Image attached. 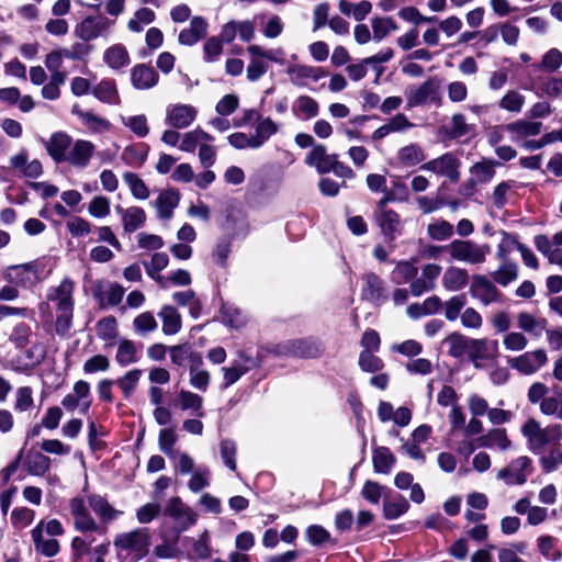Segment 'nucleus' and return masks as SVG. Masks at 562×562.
<instances>
[{
    "mask_svg": "<svg viewBox=\"0 0 562 562\" xmlns=\"http://www.w3.org/2000/svg\"><path fill=\"white\" fill-rule=\"evenodd\" d=\"M384 283L382 279L373 272L363 276V286L361 291L362 299L379 304L384 300Z\"/></svg>",
    "mask_w": 562,
    "mask_h": 562,
    "instance_id": "nucleus-29",
    "label": "nucleus"
},
{
    "mask_svg": "<svg viewBox=\"0 0 562 562\" xmlns=\"http://www.w3.org/2000/svg\"><path fill=\"white\" fill-rule=\"evenodd\" d=\"M74 307L56 311L55 330L60 337H67L72 326Z\"/></svg>",
    "mask_w": 562,
    "mask_h": 562,
    "instance_id": "nucleus-63",
    "label": "nucleus"
},
{
    "mask_svg": "<svg viewBox=\"0 0 562 562\" xmlns=\"http://www.w3.org/2000/svg\"><path fill=\"white\" fill-rule=\"evenodd\" d=\"M291 76V82L297 87H305L308 81L316 82L326 76L322 67L310 65H292L288 68Z\"/></svg>",
    "mask_w": 562,
    "mask_h": 562,
    "instance_id": "nucleus-21",
    "label": "nucleus"
},
{
    "mask_svg": "<svg viewBox=\"0 0 562 562\" xmlns=\"http://www.w3.org/2000/svg\"><path fill=\"white\" fill-rule=\"evenodd\" d=\"M52 460L47 456L36 452L31 454L26 462L27 472L35 476H42L49 471Z\"/></svg>",
    "mask_w": 562,
    "mask_h": 562,
    "instance_id": "nucleus-56",
    "label": "nucleus"
},
{
    "mask_svg": "<svg viewBox=\"0 0 562 562\" xmlns=\"http://www.w3.org/2000/svg\"><path fill=\"white\" fill-rule=\"evenodd\" d=\"M461 161L454 153L448 151L420 166V170L431 172L438 177H445L450 182L460 180Z\"/></svg>",
    "mask_w": 562,
    "mask_h": 562,
    "instance_id": "nucleus-8",
    "label": "nucleus"
},
{
    "mask_svg": "<svg viewBox=\"0 0 562 562\" xmlns=\"http://www.w3.org/2000/svg\"><path fill=\"white\" fill-rule=\"evenodd\" d=\"M548 362L546 350L527 351L518 357L508 359V366L519 373L530 375L539 371Z\"/></svg>",
    "mask_w": 562,
    "mask_h": 562,
    "instance_id": "nucleus-13",
    "label": "nucleus"
},
{
    "mask_svg": "<svg viewBox=\"0 0 562 562\" xmlns=\"http://www.w3.org/2000/svg\"><path fill=\"white\" fill-rule=\"evenodd\" d=\"M159 76L147 64H137L131 70V82L137 90H148L158 83Z\"/></svg>",
    "mask_w": 562,
    "mask_h": 562,
    "instance_id": "nucleus-23",
    "label": "nucleus"
},
{
    "mask_svg": "<svg viewBox=\"0 0 562 562\" xmlns=\"http://www.w3.org/2000/svg\"><path fill=\"white\" fill-rule=\"evenodd\" d=\"M72 138L65 132H56L45 142V148L50 158L57 162H65L68 156Z\"/></svg>",
    "mask_w": 562,
    "mask_h": 562,
    "instance_id": "nucleus-20",
    "label": "nucleus"
},
{
    "mask_svg": "<svg viewBox=\"0 0 562 562\" xmlns=\"http://www.w3.org/2000/svg\"><path fill=\"white\" fill-rule=\"evenodd\" d=\"M43 265L38 260L26 263L8 266L2 271V278L18 288L30 289L42 280Z\"/></svg>",
    "mask_w": 562,
    "mask_h": 562,
    "instance_id": "nucleus-6",
    "label": "nucleus"
},
{
    "mask_svg": "<svg viewBox=\"0 0 562 562\" xmlns=\"http://www.w3.org/2000/svg\"><path fill=\"white\" fill-rule=\"evenodd\" d=\"M324 351L322 345L312 338L292 339L278 344L274 353L285 357L316 358Z\"/></svg>",
    "mask_w": 562,
    "mask_h": 562,
    "instance_id": "nucleus-9",
    "label": "nucleus"
},
{
    "mask_svg": "<svg viewBox=\"0 0 562 562\" xmlns=\"http://www.w3.org/2000/svg\"><path fill=\"white\" fill-rule=\"evenodd\" d=\"M469 292L473 299L477 300L484 306L499 303L503 300L502 292L494 282L484 274H473L471 277Z\"/></svg>",
    "mask_w": 562,
    "mask_h": 562,
    "instance_id": "nucleus-11",
    "label": "nucleus"
},
{
    "mask_svg": "<svg viewBox=\"0 0 562 562\" xmlns=\"http://www.w3.org/2000/svg\"><path fill=\"white\" fill-rule=\"evenodd\" d=\"M451 260L479 266L486 261L491 252L488 244H477L470 239H454L442 247Z\"/></svg>",
    "mask_w": 562,
    "mask_h": 562,
    "instance_id": "nucleus-4",
    "label": "nucleus"
},
{
    "mask_svg": "<svg viewBox=\"0 0 562 562\" xmlns=\"http://www.w3.org/2000/svg\"><path fill=\"white\" fill-rule=\"evenodd\" d=\"M373 216L386 241L392 243L402 234L401 216L394 210L374 211Z\"/></svg>",
    "mask_w": 562,
    "mask_h": 562,
    "instance_id": "nucleus-15",
    "label": "nucleus"
},
{
    "mask_svg": "<svg viewBox=\"0 0 562 562\" xmlns=\"http://www.w3.org/2000/svg\"><path fill=\"white\" fill-rule=\"evenodd\" d=\"M122 123L139 138H144L149 134L147 117L144 114L122 117Z\"/></svg>",
    "mask_w": 562,
    "mask_h": 562,
    "instance_id": "nucleus-59",
    "label": "nucleus"
},
{
    "mask_svg": "<svg viewBox=\"0 0 562 562\" xmlns=\"http://www.w3.org/2000/svg\"><path fill=\"white\" fill-rule=\"evenodd\" d=\"M409 509L408 501L397 494L391 499H387L383 504V514L384 517L389 520L397 519L402 515H404Z\"/></svg>",
    "mask_w": 562,
    "mask_h": 562,
    "instance_id": "nucleus-42",
    "label": "nucleus"
},
{
    "mask_svg": "<svg viewBox=\"0 0 562 562\" xmlns=\"http://www.w3.org/2000/svg\"><path fill=\"white\" fill-rule=\"evenodd\" d=\"M493 281L502 286L508 285L518 278V266L515 262H503L492 273Z\"/></svg>",
    "mask_w": 562,
    "mask_h": 562,
    "instance_id": "nucleus-51",
    "label": "nucleus"
},
{
    "mask_svg": "<svg viewBox=\"0 0 562 562\" xmlns=\"http://www.w3.org/2000/svg\"><path fill=\"white\" fill-rule=\"evenodd\" d=\"M158 316L162 321V331L166 335H175L180 331L182 322L178 311L171 305H164Z\"/></svg>",
    "mask_w": 562,
    "mask_h": 562,
    "instance_id": "nucleus-37",
    "label": "nucleus"
},
{
    "mask_svg": "<svg viewBox=\"0 0 562 562\" xmlns=\"http://www.w3.org/2000/svg\"><path fill=\"white\" fill-rule=\"evenodd\" d=\"M292 112L302 120H311L318 115V102L308 95H300L292 105Z\"/></svg>",
    "mask_w": 562,
    "mask_h": 562,
    "instance_id": "nucleus-36",
    "label": "nucleus"
},
{
    "mask_svg": "<svg viewBox=\"0 0 562 562\" xmlns=\"http://www.w3.org/2000/svg\"><path fill=\"white\" fill-rule=\"evenodd\" d=\"M518 327L525 333L533 336H541L542 331L546 330L548 322L543 317H536L530 313L521 312L517 316Z\"/></svg>",
    "mask_w": 562,
    "mask_h": 562,
    "instance_id": "nucleus-38",
    "label": "nucleus"
},
{
    "mask_svg": "<svg viewBox=\"0 0 562 562\" xmlns=\"http://www.w3.org/2000/svg\"><path fill=\"white\" fill-rule=\"evenodd\" d=\"M64 533L65 528L58 519H41L31 530L35 551L46 558L56 557L60 551V542L56 538Z\"/></svg>",
    "mask_w": 562,
    "mask_h": 562,
    "instance_id": "nucleus-2",
    "label": "nucleus"
},
{
    "mask_svg": "<svg viewBox=\"0 0 562 562\" xmlns=\"http://www.w3.org/2000/svg\"><path fill=\"white\" fill-rule=\"evenodd\" d=\"M155 12L146 7L138 9L132 19L127 22V29L131 32L139 33L144 30L145 25H148L155 21Z\"/></svg>",
    "mask_w": 562,
    "mask_h": 562,
    "instance_id": "nucleus-49",
    "label": "nucleus"
},
{
    "mask_svg": "<svg viewBox=\"0 0 562 562\" xmlns=\"http://www.w3.org/2000/svg\"><path fill=\"white\" fill-rule=\"evenodd\" d=\"M74 291L75 282L69 278H65L57 286L48 290L47 300L55 303L56 311L70 308L75 305Z\"/></svg>",
    "mask_w": 562,
    "mask_h": 562,
    "instance_id": "nucleus-16",
    "label": "nucleus"
},
{
    "mask_svg": "<svg viewBox=\"0 0 562 562\" xmlns=\"http://www.w3.org/2000/svg\"><path fill=\"white\" fill-rule=\"evenodd\" d=\"M115 361L121 367L135 363L137 361V349L134 341L130 339H122L119 342Z\"/></svg>",
    "mask_w": 562,
    "mask_h": 562,
    "instance_id": "nucleus-46",
    "label": "nucleus"
},
{
    "mask_svg": "<svg viewBox=\"0 0 562 562\" xmlns=\"http://www.w3.org/2000/svg\"><path fill=\"white\" fill-rule=\"evenodd\" d=\"M180 193L176 189H166L151 202L160 220H170L175 209L179 205Z\"/></svg>",
    "mask_w": 562,
    "mask_h": 562,
    "instance_id": "nucleus-22",
    "label": "nucleus"
},
{
    "mask_svg": "<svg viewBox=\"0 0 562 562\" xmlns=\"http://www.w3.org/2000/svg\"><path fill=\"white\" fill-rule=\"evenodd\" d=\"M178 441V436L173 428H161L158 435V447L160 451L167 454L169 458L175 459L177 451L175 446Z\"/></svg>",
    "mask_w": 562,
    "mask_h": 562,
    "instance_id": "nucleus-50",
    "label": "nucleus"
},
{
    "mask_svg": "<svg viewBox=\"0 0 562 562\" xmlns=\"http://www.w3.org/2000/svg\"><path fill=\"white\" fill-rule=\"evenodd\" d=\"M427 234L434 240H445L453 235V226L446 220H438L427 226Z\"/></svg>",
    "mask_w": 562,
    "mask_h": 562,
    "instance_id": "nucleus-60",
    "label": "nucleus"
},
{
    "mask_svg": "<svg viewBox=\"0 0 562 562\" xmlns=\"http://www.w3.org/2000/svg\"><path fill=\"white\" fill-rule=\"evenodd\" d=\"M526 98L517 90H508L499 100L498 106L507 112L520 113Z\"/></svg>",
    "mask_w": 562,
    "mask_h": 562,
    "instance_id": "nucleus-52",
    "label": "nucleus"
},
{
    "mask_svg": "<svg viewBox=\"0 0 562 562\" xmlns=\"http://www.w3.org/2000/svg\"><path fill=\"white\" fill-rule=\"evenodd\" d=\"M532 461L527 456L514 459L508 467L502 469L497 473V479L504 480L507 484H524L528 476L532 473Z\"/></svg>",
    "mask_w": 562,
    "mask_h": 562,
    "instance_id": "nucleus-12",
    "label": "nucleus"
},
{
    "mask_svg": "<svg viewBox=\"0 0 562 562\" xmlns=\"http://www.w3.org/2000/svg\"><path fill=\"white\" fill-rule=\"evenodd\" d=\"M497 351L498 344L496 340L490 341L486 338H473L468 356L475 368H481V361L493 359L497 355Z\"/></svg>",
    "mask_w": 562,
    "mask_h": 562,
    "instance_id": "nucleus-19",
    "label": "nucleus"
},
{
    "mask_svg": "<svg viewBox=\"0 0 562 562\" xmlns=\"http://www.w3.org/2000/svg\"><path fill=\"white\" fill-rule=\"evenodd\" d=\"M123 180L135 199L146 200L149 198V189L137 173L127 171L123 175Z\"/></svg>",
    "mask_w": 562,
    "mask_h": 562,
    "instance_id": "nucleus-47",
    "label": "nucleus"
},
{
    "mask_svg": "<svg viewBox=\"0 0 562 562\" xmlns=\"http://www.w3.org/2000/svg\"><path fill=\"white\" fill-rule=\"evenodd\" d=\"M113 544L120 557L124 555L133 560H140L148 553L150 535L146 528H138L119 533L114 538Z\"/></svg>",
    "mask_w": 562,
    "mask_h": 562,
    "instance_id": "nucleus-5",
    "label": "nucleus"
},
{
    "mask_svg": "<svg viewBox=\"0 0 562 562\" xmlns=\"http://www.w3.org/2000/svg\"><path fill=\"white\" fill-rule=\"evenodd\" d=\"M498 165L499 164L497 161L486 159L475 162L470 169L472 175V178L470 179L471 189L474 188L475 183L490 182L494 178L495 167Z\"/></svg>",
    "mask_w": 562,
    "mask_h": 562,
    "instance_id": "nucleus-33",
    "label": "nucleus"
},
{
    "mask_svg": "<svg viewBox=\"0 0 562 562\" xmlns=\"http://www.w3.org/2000/svg\"><path fill=\"white\" fill-rule=\"evenodd\" d=\"M198 116V109L191 104L173 103L166 108L165 123L170 127L184 130L189 127Z\"/></svg>",
    "mask_w": 562,
    "mask_h": 562,
    "instance_id": "nucleus-14",
    "label": "nucleus"
},
{
    "mask_svg": "<svg viewBox=\"0 0 562 562\" xmlns=\"http://www.w3.org/2000/svg\"><path fill=\"white\" fill-rule=\"evenodd\" d=\"M473 338H469L461 333L450 334L443 341L448 346V353L453 358H460L468 355L470 344Z\"/></svg>",
    "mask_w": 562,
    "mask_h": 562,
    "instance_id": "nucleus-41",
    "label": "nucleus"
},
{
    "mask_svg": "<svg viewBox=\"0 0 562 562\" xmlns=\"http://www.w3.org/2000/svg\"><path fill=\"white\" fill-rule=\"evenodd\" d=\"M213 140V136L209 133L201 128H194L182 134L179 149L186 153H193L198 147L200 148L204 142Z\"/></svg>",
    "mask_w": 562,
    "mask_h": 562,
    "instance_id": "nucleus-35",
    "label": "nucleus"
},
{
    "mask_svg": "<svg viewBox=\"0 0 562 562\" xmlns=\"http://www.w3.org/2000/svg\"><path fill=\"white\" fill-rule=\"evenodd\" d=\"M520 431L527 441L528 449L535 454H541L548 445L560 439L561 425L551 424L541 427L536 418L530 417L521 425Z\"/></svg>",
    "mask_w": 562,
    "mask_h": 562,
    "instance_id": "nucleus-3",
    "label": "nucleus"
},
{
    "mask_svg": "<svg viewBox=\"0 0 562 562\" xmlns=\"http://www.w3.org/2000/svg\"><path fill=\"white\" fill-rule=\"evenodd\" d=\"M469 280L470 276L467 269L450 266L445 270L441 283L445 290L449 292H458L468 285Z\"/></svg>",
    "mask_w": 562,
    "mask_h": 562,
    "instance_id": "nucleus-28",
    "label": "nucleus"
},
{
    "mask_svg": "<svg viewBox=\"0 0 562 562\" xmlns=\"http://www.w3.org/2000/svg\"><path fill=\"white\" fill-rule=\"evenodd\" d=\"M539 552L550 561H559L562 559V552L554 550L555 539L552 536H540L537 539Z\"/></svg>",
    "mask_w": 562,
    "mask_h": 562,
    "instance_id": "nucleus-62",
    "label": "nucleus"
},
{
    "mask_svg": "<svg viewBox=\"0 0 562 562\" xmlns=\"http://www.w3.org/2000/svg\"><path fill=\"white\" fill-rule=\"evenodd\" d=\"M71 113L77 115L82 124L92 133H101L109 131L111 123L91 111H83L79 104H75L71 108Z\"/></svg>",
    "mask_w": 562,
    "mask_h": 562,
    "instance_id": "nucleus-30",
    "label": "nucleus"
},
{
    "mask_svg": "<svg viewBox=\"0 0 562 562\" xmlns=\"http://www.w3.org/2000/svg\"><path fill=\"white\" fill-rule=\"evenodd\" d=\"M92 533L82 536H76L72 538L70 548L71 557L75 562L81 560V558L90 551L93 539L90 537Z\"/></svg>",
    "mask_w": 562,
    "mask_h": 562,
    "instance_id": "nucleus-64",
    "label": "nucleus"
},
{
    "mask_svg": "<svg viewBox=\"0 0 562 562\" xmlns=\"http://www.w3.org/2000/svg\"><path fill=\"white\" fill-rule=\"evenodd\" d=\"M97 335L101 340H112L116 338L117 322L113 316H106L101 318L95 325Z\"/></svg>",
    "mask_w": 562,
    "mask_h": 562,
    "instance_id": "nucleus-61",
    "label": "nucleus"
},
{
    "mask_svg": "<svg viewBox=\"0 0 562 562\" xmlns=\"http://www.w3.org/2000/svg\"><path fill=\"white\" fill-rule=\"evenodd\" d=\"M209 23L200 15H195L190 20L189 27L180 31L178 43L183 46H193L207 35Z\"/></svg>",
    "mask_w": 562,
    "mask_h": 562,
    "instance_id": "nucleus-18",
    "label": "nucleus"
},
{
    "mask_svg": "<svg viewBox=\"0 0 562 562\" xmlns=\"http://www.w3.org/2000/svg\"><path fill=\"white\" fill-rule=\"evenodd\" d=\"M114 24L115 20L104 15H89L75 27V34L80 40L90 42L98 37H106Z\"/></svg>",
    "mask_w": 562,
    "mask_h": 562,
    "instance_id": "nucleus-10",
    "label": "nucleus"
},
{
    "mask_svg": "<svg viewBox=\"0 0 562 562\" xmlns=\"http://www.w3.org/2000/svg\"><path fill=\"white\" fill-rule=\"evenodd\" d=\"M104 63L114 70L126 67L131 63L130 54L125 46L115 44L105 49L103 55Z\"/></svg>",
    "mask_w": 562,
    "mask_h": 562,
    "instance_id": "nucleus-34",
    "label": "nucleus"
},
{
    "mask_svg": "<svg viewBox=\"0 0 562 562\" xmlns=\"http://www.w3.org/2000/svg\"><path fill=\"white\" fill-rule=\"evenodd\" d=\"M91 93L101 102L108 104H120L121 99L114 79L104 78L95 85Z\"/></svg>",
    "mask_w": 562,
    "mask_h": 562,
    "instance_id": "nucleus-31",
    "label": "nucleus"
},
{
    "mask_svg": "<svg viewBox=\"0 0 562 562\" xmlns=\"http://www.w3.org/2000/svg\"><path fill=\"white\" fill-rule=\"evenodd\" d=\"M124 292L123 286L120 284L109 283L106 286L100 288L99 292L95 293V296L99 299L102 307L116 306L122 302Z\"/></svg>",
    "mask_w": 562,
    "mask_h": 562,
    "instance_id": "nucleus-40",
    "label": "nucleus"
},
{
    "mask_svg": "<svg viewBox=\"0 0 562 562\" xmlns=\"http://www.w3.org/2000/svg\"><path fill=\"white\" fill-rule=\"evenodd\" d=\"M418 273L416 260L397 261L393 270V278L396 283H403L415 279Z\"/></svg>",
    "mask_w": 562,
    "mask_h": 562,
    "instance_id": "nucleus-48",
    "label": "nucleus"
},
{
    "mask_svg": "<svg viewBox=\"0 0 562 562\" xmlns=\"http://www.w3.org/2000/svg\"><path fill=\"white\" fill-rule=\"evenodd\" d=\"M475 442L480 448H497L501 451H506L512 447L507 430L499 427L491 428L486 434L476 438Z\"/></svg>",
    "mask_w": 562,
    "mask_h": 562,
    "instance_id": "nucleus-25",
    "label": "nucleus"
},
{
    "mask_svg": "<svg viewBox=\"0 0 562 562\" xmlns=\"http://www.w3.org/2000/svg\"><path fill=\"white\" fill-rule=\"evenodd\" d=\"M147 146L145 144L126 146L121 155V159L127 166L140 167L147 158Z\"/></svg>",
    "mask_w": 562,
    "mask_h": 562,
    "instance_id": "nucleus-44",
    "label": "nucleus"
},
{
    "mask_svg": "<svg viewBox=\"0 0 562 562\" xmlns=\"http://www.w3.org/2000/svg\"><path fill=\"white\" fill-rule=\"evenodd\" d=\"M439 80L435 77L427 79L420 85H411L405 89V98L408 108L425 104H441L439 95Z\"/></svg>",
    "mask_w": 562,
    "mask_h": 562,
    "instance_id": "nucleus-7",
    "label": "nucleus"
},
{
    "mask_svg": "<svg viewBox=\"0 0 562 562\" xmlns=\"http://www.w3.org/2000/svg\"><path fill=\"white\" fill-rule=\"evenodd\" d=\"M115 210L122 217L123 231L126 234H132L145 225L146 213L142 207L130 206L123 209L121 205H116Z\"/></svg>",
    "mask_w": 562,
    "mask_h": 562,
    "instance_id": "nucleus-27",
    "label": "nucleus"
},
{
    "mask_svg": "<svg viewBox=\"0 0 562 562\" xmlns=\"http://www.w3.org/2000/svg\"><path fill=\"white\" fill-rule=\"evenodd\" d=\"M426 158L424 149L416 143L401 147L396 153V160L403 167H414Z\"/></svg>",
    "mask_w": 562,
    "mask_h": 562,
    "instance_id": "nucleus-32",
    "label": "nucleus"
},
{
    "mask_svg": "<svg viewBox=\"0 0 562 562\" xmlns=\"http://www.w3.org/2000/svg\"><path fill=\"white\" fill-rule=\"evenodd\" d=\"M143 371L140 369H132L116 380V384L121 389L125 398L131 397L140 380Z\"/></svg>",
    "mask_w": 562,
    "mask_h": 562,
    "instance_id": "nucleus-54",
    "label": "nucleus"
},
{
    "mask_svg": "<svg viewBox=\"0 0 562 562\" xmlns=\"http://www.w3.org/2000/svg\"><path fill=\"white\" fill-rule=\"evenodd\" d=\"M70 57V53L68 49H57L53 50L46 55L45 58V67L49 71V76H63V78H67V72L63 70L64 58Z\"/></svg>",
    "mask_w": 562,
    "mask_h": 562,
    "instance_id": "nucleus-45",
    "label": "nucleus"
},
{
    "mask_svg": "<svg viewBox=\"0 0 562 562\" xmlns=\"http://www.w3.org/2000/svg\"><path fill=\"white\" fill-rule=\"evenodd\" d=\"M467 304L464 294L453 295L446 302H442L443 314L446 319L454 322L462 314L461 311Z\"/></svg>",
    "mask_w": 562,
    "mask_h": 562,
    "instance_id": "nucleus-57",
    "label": "nucleus"
},
{
    "mask_svg": "<svg viewBox=\"0 0 562 562\" xmlns=\"http://www.w3.org/2000/svg\"><path fill=\"white\" fill-rule=\"evenodd\" d=\"M373 468L378 473L387 474L395 464V457L386 447H379L373 451Z\"/></svg>",
    "mask_w": 562,
    "mask_h": 562,
    "instance_id": "nucleus-43",
    "label": "nucleus"
},
{
    "mask_svg": "<svg viewBox=\"0 0 562 562\" xmlns=\"http://www.w3.org/2000/svg\"><path fill=\"white\" fill-rule=\"evenodd\" d=\"M178 406L181 411H192L198 417L204 416L203 397L188 390L178 393Z\"/></svg>",
    "mask_w": 562,
    "mask_h": 562,
    "instance_id": "nucleus-39",
    "label": "nucleus"
},
{
    "mask_svg": "<svg viewBox=\"0 0 562 562\" xmlns=\"http://www.w3.org/2000/svg\"><path fill=\"white\" fill-rule=\"evenodd\" d=\"M92 509L102 522L108 524L119 517L120 510L113 508L101 495H89L87 501L81 496L69 501V510L72 517L74 529L82 535H104L105 528L99 524L90 513Z\"/></svg>",
    "mask_w": 562,
    "mask_h": 562,
    "instance_id": "nucleus-1",
    "label": "nucleus"
},
{
    "mask_svg": "<svg viewBox=\"0 0 562 562\" xmlns=\"http://www.w3.org/2000/svg\"><path fill=\"white\" fill-rule=\"evenodd\" d=\"M158 323L151 312H143L133 321V329L139 336H146L157 329Z\"/></svg>",
    "mask_w": 562,
    "mask_h": 562,
    "instance_id": "nucleus-55",
    "label": "nucleus"
},
{
    "mask_svg": "<svg viewBox=\"0 0 562 562\" xmlns=\"http://www.w3.org/2000/svg\"><path fill=\"white\" fill-rule=\"evenodd\" d=\"M336 154H327L324 145H317L306 155L305 164L315 167L319 173H327L334 168L333 164L336 162Z\"/></svg>",
    "mask_w": 562,
    "mask_h": 562,
    "instance_id": "nucleus-26",
    "label": "nucleus"
},
{
    "mask_svg": "<svg viewBox=\"0 0 562 562\" xmlns=\"http://www.w3.org/2000/svg\"><path fill=\"white\" fill-rule=\"evenodd\" d=\"M165 514L173 518L182 528H188L196 521V514L177 496L170 498Z\"/></svg>",
    "mask_w": 562,
    "mask_h": 562,
    "instance_id": "nucleus-24",
    "label": "nucleus"
},
{
    "mask_svg": "<svg viewBox=\"0 0 562 562\" xmlns=\"http://www.w3.org/2000/svg\"><path fill=\"white\" fill-rule=\"evenodd\" d=\"M371 26L373 32V40L375 42H381L391 32L397 30V24L390 16L371 19Z\"/></svg>",
    "mask_w": 562,
    "mask_h": 562,
    "instance_id": "nucleus-53",
    "label": "nucleus"
},
{
    "mask_svg": "<svg viewBox=\"0 0 562 562\" xmlns=\"http://www.w3.org/2000/svg\"><path fill=\"white\" fill-rule=\"evenodd\" d=\"M541 127L542 124L540 122L519 120L507 124L504 128L510 133L517 134L518 136H536L540 133Z\"/></svg>",
    "mask_w": 562,
    "mask_h": 562,
    "instance_id": "nucleus-58",
    "label": "nucleus"
},
{
    "mask_svg": "<svg viewBox=\"0 0 562 562\" xmlns=\"http://www.w3.org/2000/svg\"><path fill=\"white\" fill-rule=\"evenodd\" d=\"M95 151V146L87 139H77L72 142L65 162L75 168H86Z\"/></svg>",
    "mask_w": 562,
    "mask_h": 562,
    "instance_id": "nucleus-17",
    "label": "nucleus"
}]
</instances>
